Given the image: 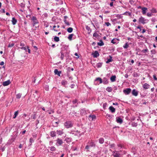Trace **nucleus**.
I'll list each match as a JSON object with an SVG mask.
<instances>
[{
    "mask_svg": "<svg viewBox=\"0 0 157 157\" xmlns=\"http://www.w3.org/2000/svg\"><path fill=\"white\" fill-rule=\"evenodd\" d=\"M21 93H19L16 95V98H17L19 99L20 98L21 96Z\"/></svg>",
    "mask_w": 157,
    "mask_h": 157,
    "instance_id": "nucleus-47",
    "label": "nucleus"
},
{
    "mask_svg": "<svg viewBox=\"0 0 157 157\" xmlns=\"http://www.w3.org/2000/svg\"><path fill=\"white\" fill-rule=\"evenodd\" d=\"M115 145L114 144H112L110 145L111 148H113L115 147Z\"/></svg>",
    "mask_w": 157,
    "mask_h": 157,
    "instance_id": "nucleus-62",
    "label": "nucleus"
},
{
    "mask_svg": "<svg viewBox=\"0 0 157 157\" xmlns=\"http://www.w3.org/2000/svg\"><path fill=\"white\" fill-rule=\"evenodd\" d=\"M12 24L13 25H14L17 22V20L15 19V17H13L12 18Z\"/></svg>",
    "mask_w": 157,
    "mask_h": 157,
    "instance_id": "nucleus-25",
    "label": "nucleus"
},
{
    "mask_svg": "<svg viewBox=\"0 0 157 157\" xmlns=\"http://www.w3.org/2000/svg\"><path fill=\"white\" fill-rule=\"evenodd\" d=\"M132 94L133 95L135 96H137L138 94V91L135 89H133L132 91Z\"/></svg>",
    "mask_w": 157,
    "mask_h": 157,
    "instance_id": "nucleus-8",
    "label": "nucleus"
},
{
    "mask_svg": "<svg viewBox=\"0 0 157 157\" xmlns=\"http://www.w3.org/2000/svg\"><path fill=\"white\" fill-rule=\"evenodd\" d=\"M105 24L107 26H108L111 25L110 23L109 22H106L105 23Z\"/></svg>",
    "mask_w": 157,
    "mask_h": 157,
    "instance_id": "nucleus-59",
    "label": "nucleus"
},
{
    "mask_svg": "<svg viewBox=\"0 0 157 157\" xmlns=\"http://www.w3.org/2000/svg\"><path fill=\"white\" fill-rule=\"evenodd\" d=\"M148 50L147 48L144 49L142 50L141 52L143 53H146L148 52Z\"/></svg>",
    "mask_w": 157,
    "mask_h": 157,
    "instance_id": "nucleus-35",
    "label": "nucleus"
},
{
    "mask_svg": "<svg viewBox=\"0 0 157 157\" xmlns=\"http://www.w3.org/2000/svg\"><path fill=\"white\" fill-rule=\"evenodd\" d=\"M148 21V20L147 19H145L144 17H141L139 18V22L143 24H144L146 23H147Z\"/></svg>",
    "mask_w": 157,
    "mask_h": 157,
    "instance_id": "nucleus-3",
    "label": "nucleus"
},
{
    "mask_svg": "<svg viewBox=\"0 0 157 157\" xmlns=\"http://www.w3.org/2000/svg\"><path fill=\"white\" fill-rule=\"evenodd\" d=\"M110 58L109 59H107V61L106 62V63H109L110 62H112L113 61L112 59V57L110 56H109Z\"/></svg>",
    "mask_w": 157,
    "mask_h": 157,
    "instance_id": "nucleus-24",
    "label": "nucleus"
},
{
    "mask_svg": "<svg viewBox=\"0 0 157 157\" xmlns=\"http://www.w3.org/2000/svg\"><path fill=\"white\" fill-rule=\"evenodd\" d=\"M20 45L21 46L23 47L25 45V44L23 43L22 42H21L20 44Z\"/></svg>",
    "mask_w": 157,
    "mask_h": 157,
    "instance_id": "nucleus-64",
    "label": "nucleus"
},
{
    "mask_svg": "<svg viewBox=\"0 0 157 157\" xmlns=\"http://www.w3.org/2000/svg\"><path fill=\"white\" fill-rule=\"evenodd\" d=\"M150 86L147 83H145L143 85V87L145 89H148L149 88Z\"/></svg>",
    "mask_w": 157,
    "mask_h": 157,
    "instance_id": "nucleus-12",
    "label": "nucleus"
},
{
    "mask_svg": "<svg viewBox=\"0 0 157 157\" xmlns=\"http://www.w3.org/2000/svg\"><path fill=\"white\" fill-rule=\"evenodd\" d=\"M14 45V44H9L8 45V47H13Z\"/></svg>",
    "mask_w": 157,
    "mask_h": 157,
    "instance_id": "nucleus-55",
    "label": "nucleus"
},
{
    "mask_svg": "<svg viewBox=\"0 0 157 157\" xmlns=\"http://www.w3.org/2000/svg\"><path fill=\"white\" fill-rule=\"evenodd\" d=\"M112 153V155L114 157H120L121 155L119 153V152L115 150L112 151L111 150H110Z\"/></svg>",
    "mask_w": 157,
    "mask_h": 157,
    "instance_id": "nucleus-4",
    "label": "nucleus"
},
{
    "mask_svg": "<svg viewBox=\"0 0 157 157\" xmlns=\"http://www.w3.org/2000/svg\"><path fill=\"white\" fill-rule=\"evenodd\" d=\"M116 17H117L118 19H120L122 18V14H117L116 16Z\"/></svg>",
    "mask_w": 157,
    "mask_h": 157,
    "instance_id": "nucleus-50",
    "label": "nucleus"
},
{
    "mask_svg": "<svg viewBox=\"0 0 157 157\" xmlns=\"http://www.w3.org/2000/svg\"><path fill=\"white\" fill-rule=\"evenodd\" d=\"M54 40L56 42L59 41V37L56 36H55L54 38Z\"/></svg>",
    "mask_w": 157,
    "mask_h": 157,
    "instance_id": "nucleus-41",
    "label": "nucleus"
},
{
    "mask_svg": "<svg viewBox=\"0 0 157 157\" xmlns=\"http://www.w3.org/2000/svg\"><path fill=\"white\" fill-rule=\"evenodd\" d=\"M88 144L91 147H95V146L94 143L92 141H91L90 143H88Z\"/></svg>",
    "mask_w": 157,
    "mask_h": 157,
    "instance_id": "nucleus-16",
    "label": "nucleus"
},
{
    "mask_svg": "<svg viewBox=\"0 0 157 157\" xmlns=\"http://www.w3.org/2000/svg\"><path fill=\"white\" fill-rule=\"evenodd\" d=\"M64 22L67 25L69 26L70 25V24L68 21H67L66 20H64Z\"/></svg>",
    "mask_w": 157,
    "mask_h": 157,
    "instance_id": "nucleus-51",
    "label": "nucleus"
},
{
    "mask_svg": "<svg viewBox=\"0 0 157 157\" xmlns=\"http://www.w3.org/2000/svg\"><path fill=\"white\" fill-rule=\"evenodd\" d=\"M57 2H58L56 3L57 4H61L62 3V2H61V0H56Z\"/></svg>",
    "mask_w": 157,
    "mask_h": 157,
    "instance_id": "nucleus-53",
    "label": "nucleus"
},
{
    "mask_svg": "<svg viewBox=\"0 0 157 157\" xmlns=\"http://www.w3.org/2000/svg\"><path fill=\"white\" fill-rule=\"evenodd\" d=\"M109 109L112 113H114L115 111V109L112 106H110L109 108Z\"/></svg>",
    "mask_w": 157,
    "mask_h": 157,
    "instance_id": "nucleus-18",
    "label": "nucleus"
},
{
    "mask_svg": "<svg viewBox=\"0 0 157 157\" xmlns=\"http://www.w3.org/2000/svg\"><path fill=\"white\" fill-rule=\"evenodd\" d=\"M18 111H16L14 113V116L13 117V119L15 118L18 115Z\"/></svg>",
    "mask_w": 157,
    "mask_h": 157,
    "instance_id": "nucleus-40",
    "label": "nucleus"
},
{
    "mask_svg": "<svg viewBox=\"0 0 157 157\" xmlns=\"http://www.w3.org/2000/svg\"><path fill=\"white\" fill-rule=\"evenodd\" d=\"M129 47V44L128 43H126L123 46V47L124 49H127Z\"/></svg>",
    "mask_w": 157,
    "mask_h": 157,
    "instance_id": "nucleus-36",
    "label": "nucleus"
},
{
    "mask_svg": "<svg viewBox=\"0 0 157 157\" xmlns=\"http://www.w3.org/2000/svg\"><path fill=\"white\" fill-rule=\"evenodd\" d=\"M50 150L52 151H55L56 150V147L53 146H52L50 147Z\"/></svg>",
    "mask_w": 157,
    "mask_h": 157,
    "instance_id": "nucleus-44",
    "label": "nucleus"
},
{
    "mask_svg": "<svg viewBox=\"0 0 157 157\" xmlns=\"http://www.w3.org/2000/svg\"><path fill=\"white\" fill-rule=\"evenodd\" d=\"M100 42L98 43V45L99 46H102L104 45V43L103 42L102 40H100Z\"/></svg>",
    "mask_w": 157,
    "mask_h": 157,
    "instance_id": "nucleus-27",
    "label": "nucleus"
},
{
    "mask_svg": "<svg viewBox=\"0 0 157 157\" xmlns=\"http://www.w3.org/2000/svg\"><path fill=\"white\" fill-rule=\"evenodd\" d=\"M99 142L101 144H102L104 142V140L103 138H101L99 139Z\"/></svg>",
    "mask_w": 157,
    "mask_h": 157,
    "instance_id": "nucleus-28",
    "label": "nucleus"
},
{
    "mask_svg": "<svg viewBox=\"0 0 157 157\" xmlns=\"http://www.w3.org/2000/svg\"><path fill=\"white\" fill-rule=\"evenodd\" d=\"M21 48L22 50H25V52H27V49L26 47H22Z\"/></svg>",
    "mask_w": 157,
    "mask_h": 157,
    "instance_id": "nucleus-56",
    "label": "nucleus"
},
{
    "mask_svg": "<svg viewBox=\"0 0 157 157\" xmlns=\"http://www.w3.org/2000/svg\"><path fill=\"white\" fill-rule=\"evenodd\" d=\"M27 49H28V52L29 53H30V50L29 48V47L28 46H27Z\"/></svg>",
    "mask_w": 157,
    "mask_h": 157,
    "instance_id": "nucleus-63",
    "label": "nucleus"
},
{
    "mask_svg": "<svg viewBox=\"0 0 157 157\" xmlns=\"http://www.w3.org/2000/svg\"><path fill=\"white\" fill-rule=\"evenodd\" d=\"M73 30V29L71 27H69L67 29V32L69 33H71Z\"/></svg>",
    "mask_w": 157,
    "mask_h": 157,
    "instance_id": "nucleus-39",
    "label": "nucleus"
},
{
    "mask_svg": "<svg viewBox=\"0 0 157 157\" xmlns=\"http://www.w3.org/2000/svg\"><path fill=\"white\" fill-rule=\"evenodd\" d=\"M90 147L88 144L86 146L84 149V150L86 151H89V149H90Z\"/></svg>",
    "mask_w": 157,
    "mask_h": 157,
    "instance_id": "nucleus-26",
    "label": "nucleus"
},
{
    "mask_svg": "<svg viewBox=\"0 0 157 157\" xmlns=\"http://www.w3.org/2000/svg\"><path fill=\"white\" fill-rule=\"evenodd\" d=\"M64 126L66 128H68L72 127L73 124L71 121H66L64 123Z\"/></svg>",
    "mask_w": 157,
    "mask_h": 157,
    "instance_id": "nucleus-2",
    "label": "nucleus"
},
{
    "mask_svg": "<svg viewBox=\"0 0 157 157\" xmlns=\"http://www.w3.org/2000/svg\"><path fill=\"white\" fill-rule=\"evenodd\" d=\"M104 84H106L108 83L107 79L106 78H104L102 82Z\"/></svg>",
    "mask_w": 157,
    "mask_h": 157,
    "instance_id": "nucleus-30",
    "label": "nucleus"
},
{
    "mask_svg": "<svg viewBox=\"0 0 157 157\" xmlns=\"http://www.w3.org/2000/svg\"><path fill=\"white\" fill-rule=\"evenodd\" d=\"M86 113V111L84 109H81L80 110V113L82 115H84Z\"/></svg>",
    "mask_w": 157,
    "mask_h": 157,
    "instance_id": "nucleus-31",
    "label": "nucleus"
},
{
    "mask_svg": "<svg viewBox=\"0 0 157 157\" xmlns=\"http://www.w3.org/2000/svg\"><path fill=\"white\" fill-rule=\"evenodd\" d=\"M50 136L52 137H55L56 136V132L54 131H52L50 132Z\"/></svg>",
    "mask_w": 157,
    "mask_h": 157,
    "instance_id": "nucleus-15",
    "label": "nucleus"
},
{
    "mask_svg": "<svg viewBox=\"0 0 157 157\" xmlns=\"http://www.w3.org/2000/svg\"><path fill=\"white\" fill-rule=\"evenodd\" d=\"M86 29L88 31H91V29L88 26H87L86 27Z\"/></svg>",
    "mask_w": 157,
    "mask_h": 157,
    "instance_id": "nucleus-60",
    "label": "nucleus"
},
{
    "mask_svg": "<svg viewBox=\"0 0 157 157\" xmlns=\"http://www.w3.org/2000/svg\"><path fill=\"white\" fill-rule=\"evenodd\" d=\"M116 121L118 123H119L120 124H121L123 122V120L121 118L119 117L116 118Z\"/></svg>",
    "mask_w": 157,
    "mask_h": 157,
    "instance_id": "nucleus-11",
    "label": "nucleus"
},
{
    "mask_svg": "<svg viewBox=\"0 0 157 157\" xmlns=\"http://www.w3.org/2000/svg\"><path fill=\"white\" fill-rule=\"evenodd\" d=\"M153 77L154 79L155 80H157V78L156 77V75H153Z\"/></svg>",
    "mask_w": 157,
    "mask_h": 157,
    "instance_id": "nucleus-61",
    "label": "nucleus"
},
{
    "mask_svg": "<svg viewBox=\"0 0 157 157\" xmlns=\"http://www.w3.org/2000/svg\"><path fill=\"white\" fill-rule=\"evenodd\" d=\"M67 81H66L65 80H63L61 82V83L62 85L63 86H65L66 84H67Z\"/></svg>",
    "mask_w": 157,
    "mask_h": 157,
    "instance_id": "nucleus-20",
    "label": "nucleus"
},
{
    "mask_svg": "<svg viewBox=\"0 0 157 157\" xmlns=\"http://www.w3.org/2000/svg\"><path fill=\"white\" fill-rule=\"evenodd\" d=\"M17 136V135H15L13 137V138H12L11 140L13 141H14V140H15V138Z\"/></svg>",
    "mask_w": 157,
    "mask_h": 157,
    "instance_id": "nucleus-54",
    "label": "nucleus"
},
{
    "mask_svg": "<svg viewBox=\"0 0 157 157\" xmlns=\"http://www.w3.org/2000/svg\"><path fill=\"white\" fill-rule=\"evenodd\" d=\"M74 35V34H70L68 37V39L69 40H72V37Z\"/></svg>",
    "mask_w": 157,
    "mask_h": 157,
    "instance_id": "nucleus-37",
    "label": "nucleus"
},
{
    "mask_svg": "<svg viewBox=\"0 0 157 157\" xmlns=\"http://www.w3.org/2000/svg\"><path fill=\"white\" fill-rule=\"evenodd\" d=\"M60 53H61V56H60L61 59L62 60H63V58H64V54L62 52V51H61L60 52Z\"/></svg>",
    "mask_w": 157,
    "mask_h": 157,
    "instance_id": "nucleus-46",
    "label": "nucleus"
},
{
    "mask_svg": "<svg viewBox=\"0 0 157 157\" xmlns=\"http://www.w3.org/2000/svg\"><path fill=\"white\" fill-rule=\"evenodd\" d=\"M78 100L77 99H75L72 102L74 104H75L76 103V105H75V107H77L78 105V103H77Z\"/></svg>",
    "mask_w": 157,
    "mask_h": 157,
    "instance_id": "nucleus-33",
    "label": "nucleus"
},
{
    "mask_svg": "<svg viewBox=\"0 0 157 157\" xmlns=\"http://www.w3.org/2000/svg\"><path fill=\"white\" fill-rule=\"evenodd\" d=\"M117 146L121 149L123 147V145L121 144H117Z\"/></svg>",
    "mask_w": 157,
    "mask_h": 157,
    "instance_id": "nucleus-52",
    "label": "nucleus"
},
{
    "mask_svg": "<svg viewBox=\"0 0 157 157\" xmlns=\"http://www.w3.org/2000/svg\"><path fill=\"white\" fill-rule=\"evenodd\" d=\"M34 141V140L33 138L32 137H31L29 139V142L31 143L30 145H31L32 143H33Z\"/></svg>",
    "mask_w": 157,
    "mask_h": 157,
    "instance_id": "nucleus-49",
    "label": "nucleus"
},
{
    "mask_svg": "<svg viewBox=\"0 0 157 157\" xmlns=\"http://www.w3.org/2000/svg\"><path fill=\"white\" fill-rule=\"evenodd\" d=\"M122 15H128L129 16H131V13L129 12L128 11H126Z\"/></svg>",
    "mask_w": 157,
    "mask_h": 157,
    "instance_id": "nucleus-32",
    "label": "nucleus"
},
{
    "mask_svg": "<svg viewBox=\"0 0 157 157\" xmlns=\"http://www.w3.org/2000/svg\"><path fill=\"white\" fill-rule=\"evenodd\" d=\"M142 12L143 14H144L146 13V10H147V8L146 7H143L142 8Z\"/></svg>",
    "mask_w": 157,
    "mask_h": 157,
    "instance_id": "nucleus-23",
    "label": "nucleus"
},
{
    "mask_svg": "<svg viewBox=\"0 0 157 157\" xmlns=\"http://www.w3.org/2000/svg\"><path fill=\"white\" fill-rule=\"evenodd\" d=\"M44 25L45 27H48V23L46 21H44Z\"/></svg>",
    "mask_w": 157,
    "mask_h": 157,
    "instance_id": "nucleus-45",
    "label": "nucleus"
},
{
    "mask_svg": "<svg viewBox=\"0 0 157 157\" xmlns=\"http://www.w3.org/2000/svg\"><path fill=\"white\" fill-rule=\"evenodd\" d=\"M137 150V147H133L132 148V151L133 152H135Z\"/></svg>",
    "mask_w": 157,
    "mask_h": 157,
    "instance_id": "nucleus-48",
    "label": "nucleus"
},
{
    "mask_svg": "<svg viewBox=\"0 0 157 157\" xmlns=\"http://www.w3.org/2000/svg\"><path fill=\"white\" fill-rule=\"evenodd\" d=\"M93 36L94 37H96L97 36H98V34L97 33H95L93 34Z\"/></svg>",
    "mask_w": 157,
    "mask_h": 157,
    "instance_id": "nucleus-58",
    "label": "nucleus"
},
{
    "mask_svg": "<svg viewBox=\"0 0 157 157\" xmlns=\"http://www.w3.org/2000/svg\"><path fill=\"white\" fill-rule=\"evenodd\" d=\"M131 125L132 127H136L137 126L138 124L137 123L133 122L132 123Z\"/></svg>",
    "mask_w": 157,
    "mask_h": 157,
    "instance_id": "nucleus-38",
    "label": "nucleus"
},
{
    "mask_svg": "<svg viewBox=\"0 0 157 157\" xmlns=\"http://www.w3.org/2000/svg\"><path fill=\"white\" fill-rule=\"evenodd\" d=\"M116 76L115 75H113L110 78V80L111 82H114L116 81Z\"/></svg>",
    "mask_w": 157,
    "mask_h": 157,
    "instance_id": "nucleus-22",
    "label": "nucleus"
},
{
    "mask_svg": "<svg viewBox=\"0 0 157 157\" xmlns=\"http://www.w3.org/2000/svg\"><path fill=\"white\" fill-rule=\"evenodd\" d=\"M31 20L32 21L33 26L34 27V29L36 30L37 28L39 27V21L35 16L32 17Z\"/></svg>",
    "mask_w": 157,
    "mask_h": 157,
    "instance_id": "nucleus-1",
    "label": "nucleus"
},
{
    "mask_svg": "<svg viewBox=\"0 0 157 157\" xmlns=\"http://www.w3.org/2000/svg\"><path fill=\"white\" fill-rule=\"evenodd\" d=\"M131 91V89L129 88H126L124 90L123 92L125 95L129 94Z\"/></svg>",
    "mask_w": 157,
    "mask_h": 157,
    "instance_id": "nucleus-7",
    "label": "nucleus"
},
{
    "mask_svg": "<svg viewBox=\"0 0 157 157\" xmlns=\"http://www.w3.org/2000/svg\"><path fill=\"white\" fill-rule=\"evenodd\" d=\"M89 117L91 118V120H94L96 119V116L94 115H90L89 116Z\"/></svg>",
    "mask_w": 157,
    "mask_h": 157,
    "instance_id": "nucleus-19",
    "label": "nucleus"
},
{
    "mask_svg": "<svg viewBox=\"0 0 157 157\" xmlns=\"http://www.w3.org/2000/svg\"><path fill=\"white\" fill-rule=\"evenodd\" d=\"M102 79L100 77H98L95 80L94 83L95 85H99V84L102 83Z\"/></svg>",
    "mask_w": 157,
    "mask_h": 157,
    "instance_id": "nucleus-5",
    "label": "nucleus"
},
{
    "mask_svg": "<svg viewBox=\"0 0 157 157\" xmlns=\"http://www.w3.org/2000/svg\"><path fill=\"white\" fill-rule=\"evenodd\" d=\"M54 73L55 74L57 75L58 76H60L61 72V71H59L57 69H56L54 70Z\"/></svg>",
    "mask_w": 157,
    "mask_h": 157,
    "instance_id": "nucleus-13",
    "label": "nucleus"
},
{
    "mask_svg": "<svg viewBox=\"0 0 157 157\" xmlns=\"http://www.w3.org/2000/svg\"><path fill=\"white\" fill-rule=\"evenodd\" d=\"M118 40H119V39H113L112 40L111 43L113 44H117V41Z\"/></svg>",
    "mask_w": 157,
    "mask_h": 157,
    "instance_id": "nucleus-21",
    "label": "nucleus"
},
{
    "mask_svg": "<svg viewBox=\"0 0 157 157\" xmlns=\"http://www.w3.org/2000/svg\"><path fill=\"white\" fill-rule=\"evenodd\" d=\"M92 55L94 58H97L99 56V54L98 51H96L95 52L92 53Z\"/></svg>",
    "mask_w": 157,
    "mask_h": 157,
    "instance_id": "nucleus-9",
    "label": "nucleus"
},
{
    "mask_svg": "<svg viewBox=\"0 0 157 157\" xmlns=\"http://www.w3.org/2000/svg\"><path fill=\"white\" fill-rule=\"evenodd\" d=\"M133 76L134 77H138L139 76V74L136 72H134L133 74Z\"/></svg>",
    "mask_w": 157,
    "mask_h": 157,
    "instance_id": "nucleus-43",
    "label": "nucleus"
},
{
    "mask_svg": "<svg viewBox=\"0 0 157 157\" xmlns=\"http://www.w3.org/2000/svg\"><path fill=\"white\" fill-rule=\"evenodd\" d=\"M10 83V80L3 82L2 85L3 86H6L8 85Z\"/></svg>",
    "mask_w": 157,
    "mask_h": 157,
    "instance_id": "nucleus-10",
    "label": "nucleus"
},
{
    "mask_svg": "<svg viewBox=\"0 0 157 157\" xmlns=\"http://www.w3.org/2000/svg\"><path fill=\"white\" fill-rule=\"evenodd\" d=\"M151 11L153 13H156L157 12L156 9L155 8H152L151 10Z\"/></svg>",
    "mask_w": 157,
    "mask_h": 157,
    "instance_id": "nucleus-42",
    "label": "nucleus"
},
{
    "mask_svg": "<svg viewBox=\"0 0 157 157\" xmlns=\"http://www.w3.org/2000/svg\"><path fill=\"white\" fill-rule=\"evenodd\" d=\"M56 132L57 134L59 135H61L63 133V130H57L56 131Z\"/></svg>",
    "mask_w": 157,
    "mask_h": 157,
    "instance_id": "nucleus-17",
    "label": "nucleus"
},
{
    "mask_svg": "<svg viewBox=\"0 0 157 157\" xmlns=\"http://www.w3.org/2000/svg\"><path fill=\"white\" fill-rule=\"evenodd\" d=\"M56 144L58 146L62 145L63 143V140L59 138H58L56 140Z\"/></svg>",
    "mask_w": 157,
    "mask_h": 157,
    "instance_id": "nucleus-6",
    "label": "nucleus"
},
{
    "mask_svg": "<svg viewBox=\"0 0 157 157\" xmlns=\"http://www.w3.org/2000/svg\"><path fill=\"white\" fill-rule=\"evenodd\" d=\"M102 64V63H98L96 65V67L98 68H100L101 67Z\"/></svg>",
    "mask_w": 157,
    "mask_h": 157,
    "instance_id": "nucleus-34",
    "label": "nucleus"
},
{
    "mask_svg": "<svg viewBox=\"0 0 157 157\" xmlns=\"http://www.w3.org/2000/svg\"><path fill=\"white\" fill-rule=\"evenodd\" d=\"M107 105V104L106 103H105L103 104V108L104 109H105Z\"/></svg>",
    "mask_w": 157,
    "mask_h": 157,
    "instance_id": "nucleus-57",
    "label": "nucleus"
},
{
    "mask_svg": "<svg viewBox=\"0 0 157 157\" xmlns=\"http://www.w3.org/2000/svg\"><path fill=\"white\" fill-rule=\"evenodd\" d=\"M106 90L108 92H111L113 90V89L111 87H108L106 88Z\"/></svg>",
    "mask_w": 157,
    "mask_h": 157,
    "instance_id": "nucleus-29",
    "label": "nucleus"
},
{
    "mask_svg": "<svg viewBox=\"0 0 157 157\" xmlns=\"http://www.w3.org/2000/svg\"><path fill=\"white\" fill-rule=\"evenodd\" d=\"M64 140L67 143H70L72 139L71 138L67 137Z\"/></svg>",
    "mask_w": 157,
    "mask_h": 157,
    "instance_id": "nucleus-14",
    "label": "nucleus"
}]
</instances>
